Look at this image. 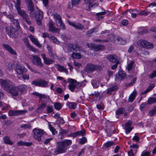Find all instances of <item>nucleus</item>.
I'll use <instances>...</instances> for the list:
<instances>
[{
	"label": "nucleus",
	"mask_w": 156,
	"mask_h": 156,
	"mask_svg": "<svg viewBox=\"0 0 156 156\" xmlns=\"http://www.w3.org/2000/svg\"><path fill=\"white\" fill-rule=\"evenodd\" d=\"M72 143V141L68 139L59 142L57 147V150L55 151V153L57 154L65 152L67 149V147L70 145Z\"/></svg>",
	"instance_id": "f257e3e1"
},
{
	"label": "nucleus",
	"mask_w": 156,
	"mask_h": 156,
	"mask_svg": "<svg viewBox=\"0 0 156 156\" xmlns=\"http://www.w3.org/2000/svg\"><path fill=\"white\" fill-rule=\"evenodd\" d=\"M20 5L21 0H16V2L15 3V7L16 8L18 14L22 16L23 19L24 20L27 19L28 16L24 10L21 9Z\"/></svg>",
	"instance_id": "f03ea898"
},
{
	"label": "nucleus",
	"mask_w": 156,
	"mask_h": 156,
	"mask_svg": "<svg viewBox=\"0 0 156 156\" xmlns=\"http://www.w3.org/2000/svg\"><path fill=\"white\" fill-rule=\"evenodd\" d=\"M33 132L34 133V138L39 142L41 141V137L46 133L43 130L37 128L34 129Z\"/></svg>",
	"instance_id": "7ed1b4c3"
},
{
	"label": "nucleus",
	"mask_w": 156,
	"mask_h": 156,
	"mask_svg": "<svg viewBox=\"0 0 156 156\" xmlns=\"http://www.w3.org/2000/svg\"><path fill=\"white\" fill-rule=\"evenodd\" d=\"M68 81L70 83L69 85V90L73 91L74 89H75L76 91H78L80 87L81 84L79 82L72 79L69 78Z\"/></svg>",
	"instance_id": "20e7f679"
},
{
	"label": "nucleus",
	"mask_w": 156,
	"mask_h": 156,
	"mask_svg": "<svg viewBox=\"0 0 156 156\" xmlns=\"http://www.w3.org/2000/svg\"><path fill=\"white\" fill-rule=\"evenodd\" d=\"M48 83V81L42 79L35 80L32 82V84L33 85L41 87H47Z\"/></svg>",
	"instance_id": "39448f33"
},
{
	"label": "nucleus",
	"mask_w": 156,
	"mask_h": 156,
	"mask_svg": "<svg viewBox=\"0 0 156 156\" xmlns=\"http://www.w3.org/2000/svg\"><path fill=\"white\" fill-rule=\"evenodd\" d=\"M6 33L10 37L16 38L18 35L17 31L16 29L12 27L6 28Z\"/></svg>",
	"instance_id": "423d86ee"
},
{
	"label": "nucleus",
	"mask_w": 156,
	"mask_h": 156,
	"mask_svg": "<svg viewBox=\"0 0 156 156\" xmlns=\"http://www.w3.org/2000/svg\"><path fill=\"white\" fill-rule=\"evenodd\" d=\"M100 68L99 66L92 64H88L86 66L85 70L88 73H91Z\"/></svg>",
	"instance_id": "0eeeda50"
},
{
	"label": "nucleus",
	"mask_w": 156,
	"mask_h": 156,
	"mask_svg": "<svg viewBox=\"0 0 156 156\" xmlns=\"http://www.w3.org/2000/svg\"><path fill=\"white\" fill-rule=\"evenodd\" d=\"M32 62L33 64L36 65L40 67H42L43 65L41 62V59L37 55H32Z\"/></svg>",
	"instance_id": "6e6552de"
},
{
	"label": "nucleus",
	"mask_w": 156,
	"mask_h": 156,
	"mask_svg": "<svg viewBox=\"0 0 156 156\" xmlns=\"http://www.w3.org/2000/svg\"><path fill=\"white\" fill-rule=\"evenodd\" d=\"M69 49L72 51L77 52L82 50L81 47L77 44H71L69 45Z\"/></svg>",
	"instance_id": "1a4fd4ad"
},
{
	"label": "nucleus",
	"mask_w": 156,
	"mask_h": 156,
	"mask_svg": "<svg viewBox=\"0 0 156 156\" xmlns=\"http://www.w3.org/2000/svg\"><path fill=\"white\" fill-rule=\"evenodd\" d=\"M43 15L42 12L39 10L37 12L35 19L37 24L39 25H42L41 20L43 18Z\"/></svg>",
	"instance_id": "9d476101"
},
{
	"label": "nucleus",
	"mask_w": 156,
	"mask_h": 156,
	"mask_svg": "<svg viewBox=\"0 0 156 156\" xmlns=\"http://www.w3.org/2000/svg\"><path fill=\"white\" fill-rule=\"evenodd\" d=\"M67 22L70 25L78 29L82 30L84 28V25L81 24L80 23H73L69 20H68Z\"/></svg>",
	"instance_id": "9b49d317"
},
{
	"label": "nucleus",
	"mask_w": 156,
	"mask_h": 156,
	"mask_svg": "<svg viewBox=\"0 0 156 156\" xmlns=\"http://www.w3.org/2000/svg\"><path fill=\"white\" fill-rule=\"evenodd\" d=\"M2 87L5 89L8 90L11 88L12 86V83L9 80H3L1 82Z\"/></svg>",
	"instance_id": "f8f14e48"
},
{
	"label": "nucleus",
	"mask_w": 156,
	"mask_h": 156,
	"mask_svg": "<svg viewBox=\"0 0 156 156\" xmlns=\"http://www.w3.org/2000/svg\"><path fill=\"white\" fill-rule=\"evenodd\" d=\"M27 112L25 110H10L8 114L9 116L18 115L25 114Z\"/></svg>",
	"instance_id": "ddd939ff"
},
{
	"label": "nucleus",
	"mask_w": 156,
	"mask_h": 156,
	"mask_svg": "<svg viewBox=\"0 0 156 156\" xmlns=\"http://www.w3.org/2000/svg\"><path fill=\"white\" fill-rule=\"evenodd\" d=\"M8 92L14 96H17L19 95V93L17 87H12L9 89Z\"/></svg>",
	"instance_id": "4468645a"
},
{
	"label": "nucleus",
	"mask_w": 156,
	"mask_h": 156,
	"mask_svg": "<svg viewBox=\"0 0 156 156\" xmlns=\"http://www.w3.org/2000/svg\"><path fill=\"white\" fill-rule=\"evenodd\" d=\"M16 71L19 74L22 75L24 73H25L27 71V69L24 67L18 65L16 68Z\"/></svg>",
	"instance_id": "2eb2a0df"
},
{
	"label": "nucleus",
	"mask_w": 156,
	"mask_h": 156,
	"mask_svg": "<svg viewBox=\"0 0 156 156\" xmlns=\"http://www.w3.org/2000/svg\"><path fill=\"white\" fill-rule=\"evenodd\" d=\"M107 58L113 63H119L118 57L115 55H110L107 57Z\"/></svg>",
	"instance_id": "dca6fc26"
},
{
	"label": "nucleus",
	"mask_w": 156,
	"mask_h": 156,
	"mask_svg": "<svg viewBox=\"0 0 156 156\" xmlns=\"http://www.w3.org/2000/svg\"><path fill=\"white\" fill-rule=\"evenodd\" d=\"M41 56L43 59L44 62L46 65H50L55 62L53 59H49L46 57L45 55L44 54H41Z\"/></svg>",
	"instance_id": "f3484780"
},
{
	"label": "nucleus",
	"mask_w": 156,
	"mask_h": 156,
	"mask_svg": "<svg viewBox=\"0 0 156 156\" xmlns=\"http://www.w3.org/2000/svg\"><path fill=\"white\" fill-rule=\"evenodd\" d=\"M86 132L85 130H83L81 131H77L76 132L70 134L68 135V136L73 137V138L76 137L78 136L82 135L83 136L85 135Z\"/></svg>",
	"instance_id": "a211bd4d"
},
{
	"label": "nucleus",
	"mask_w": 156,
	"mask_h": 156,
	"mask_svg": "<svg viewBox=\"0 0 156 156\" xmlns=\"http://www.w3.org/2000/svg\"><path fill=\"white\" fill-rule=\"evenodd\" d=\"M48 53L49 56L53 59L57 58V55L55 53H54L52 49L51 48L49 45L47 46Z\"/></svg>",
	"instance_id": "6ab92c4d"
},
{
	"label": "nucleus",
	"mask_w": 156,
	"mask_h": 156,
	"mask_svg": "<svg viewBox=\"0 0 156 156\" xmlns=\"http://www.w3.org/2000/svg\"><path fill=\"white\" fill-rule=\"evenodd\" d=\"M3 47L8 51L11 54L16 55V52L8 44H3Z\"/></svg>",
	"instance_id": "aec40b11"
},
{
	"label": "nucleus",
	"mask_w": 156,
	"mask_h": 156,
	"mask_svg": "<svg viewBox=\"0 0 156 156\" xmlns=\"http://www.w3.org/2000/svg\"><path fill=\"white\" fill-rule=\"evenodd\" d=\"M126 76V73L122 71H120L116 75V77L120 80H123Z\"/></svg>",
	"instance_id": "412c9836"
},
{
	"label": "nucleus",
	"mask_w": 156,
	"mask_h": 156,
	"mask_svg": "<svg viewBox=\"0 0 156 156\" xmlns=\"http://www.w3.org/2000/svg\"><path fill=\"white\" fill-rule=\"evenodd\" d=\"M133 122L131 120H129L128 122L126 123L125 127V129L126 130V133H129L131 130V126Z\"/></svg>",
	"instance_id": "4be33fe9"
},
{
	"label": "nucleus",
	"mask_w": 156,
	"mask_h": 156,
	"mask_svg": "<svg viewBox=\"0 0 156 156\" xmlns=\"http://www.w3.org/2000/svg\"><path fill=\"white\" fill-rule=\"evenodd\" d=\"M18 90L21 94L25 93L27 92V86L25 84H22L17 86Z\"/></svg>",
	"instance_id": "5701e85b"
},
{
	"label": "nucleus",
	"mask_w": 156,
	"mask_h": 156,
	"mask_svg": "<svg viewBox=\"0 0 156 156\" xmlns=\"http://www.w3.org/2000/svg\"><path fill=\"white\" fill-rule=\"evenodd\" d=\"M29 37L31 41L38 47L39 48L41 47V45L40 44L37 39L35 38L33 36L31 35Z\"/></svg>",
	"instance_id": "b1692460"
},
{
	"label": "nucleus",
	"mask_w": 156,
	"mask_h": 156,
	"mask_svg": "<svg viewBox=\"0 0 156 156\" xmlns=\"http://www.w3.org/2000/svg\"><path fill=\"white\" fill-rule=\"evenodd\" d=\"M93 48L96 51L103 50L105 48V46L100 44L94 45L92 46Z\"/></svg>",
	"instance_id": "393cba45"
},
{
	"label": "nucleus",
	"mask_w": 156,
	"mask_h": 156,
	"mask_svg": "<svg viewBox=\"0 0 156 156\" xmlns=\"http://www.w3.org/2000/svg\"><path fill=\"white\" fill-rule=\"evenodd\" d=\"M146 41L147 40L144 39H140L137 41V44L140 47L145 48Z\"/></svg>",
	"instance_id": "a878e982"
},
{
	"label": "nucleus",
	"mask_w": 156,
	"mask_h": 156,
	"mask_svg": "<svg viewBox=\"0 0 156 156\" xmlns=\"http://www.w3.org/2000/svg\"><path fill=\"white\" fill-rule=\"evenodd\" d=\"M96 0H84V3L85 4H88V8L87 11H90V10L91 8L92 7V3H93Z\"/></svg>",
	"instance_id": "bb28decb"
},
{
	"label": "nucleus",
	"mask_w": 156,
	"mask_h": 156,
	"mask_svg": "<svg viewBox=\"0 0 156 156\" xmlns=\"http://www.w3.org/2000/svg\"><path fill=\"white\" fill-rule=\"evenodd\" d=\"M53 16L57 23H61L62 21L61 16L60 14L58 13L55 14L53 15Z\"/></svg>",
	"instance_id": "cd10ccee"
},
{
	"label": "nucleus",
	"mask_w": 156,
	"mask_h": 156,
	"mask_svg": "<svg viewBox=\"0 0 156 156\" xmlns=\"http://www.w3.org/2000/svg\"><path fill=\"white\" fill-rule=\"evenodd\" d=\"M32 144V142H25L21 140L19 141L17 143V144L19 146H24L28 147L31 146Z\"/></svg>",
	"instance_id": "c85d7f7f"
},
{
	"label": "nucleus",
	"mask_w": 156,
	"mask_h": 156,
	"mask_svg": "<svg viewBox=\"0 0 156 156\" xmlns=\"http://www.w3.org/2000/svg\"><path fill=\"white\" fill-rule=\"evenodd\" d=\"M49 31H51L52 32H56L57 30V29L54 26L53 22L52 21H50L49 22Z\"/></svg>",
	"instance_id": "c756f323"
},
{
	"label": "nucleus",
	"mask_w": 156,
	"mask_h": 156,
	"mask_svg": "<svg viewBox=\"0 0 156 156\" xmlns=\"http://www.w3.org/2000/svg\"><path fill=\"white\" fill-rule=\"evenodd\" d=\"M57 69L60 72H63L66 73L67 74L68 73V71L67 69L63 66H62L59 64L57 65Z\"/></svg>",
	"instance_id": "7c9ffc66"
},
{
	"label": "nucleus",
	"mask_w": 156,
	"mask_h": 156,
	"mask_svg": "<svg viewBox=\"0 0 156 156\" xmlns=\"http://www.w3.org/2000/svg\"><path fill=\"white\" fill-rule=\"evenodd\" d=\"M118 87L117 86H113L107 90V93L108 94H111L113 91L118 90Z\"/></svg>",
	"instance_id": "2f4dec72"
},
{
	"label": "nucleus",
	"mask_w": 156,
	"mask_h": 156,
	"mask_svg": "<svg viewBox=\"0 0 156 156\" xmlns=\"http://www.w3.org/2000/svg\"><path fill=\"white\" fill-rule=\"evenodd\" d=\"M136 94L137 92L136 90L133 91L129 97L128 100L129 102H132L135 99Z\"/></svg>",
	"instance_id": "473e14b6"
},
{
	"label": "nucleus",
	"mask_w": 156,
	"mask_h": 156,
	"mask_svg": "<svg viewBox=\"0 0 156 156\" xmlns=\"http://www.w3.org/2000/svg\"><path fill=\"white\" fill-rule=\"evenodd\" d=\"M114 144H115V143L114 142L108 141L103 145V147L105 149H107Z\"/></svg>",
	"instance_id": "72a5a7b5"
},
{
	"label": "nucleus",
	"mask_w": 156,
	"mask_h": 156,
	"mask_svg": "<svg viewBox=\"0 0 156 156\" xmlns=\"http://www.w3.org/2000/svg\"><path fill=\"white\" fill-rule=\"evenodd\" d=\"M145 48L147 49H151L154 48V44L152 43L148 42L147 40L145 45Z\"/></svg>",
	"instance_id": "f704fd0d"
},
{
	"label": "nucleus",
	"mask_w": 156,
	"mask_h": 156,
	"mask_svg": "<svg viewBox=\"0 0 156 156\" xmlns=\"http://www.w3.org/2000/svg\"><path fill=\"white\" fill-rule=\"evenodd\" d=\"M92 85L94 88H98L99 86V82L97 80H93L91 82Z\"/></svg>",
	"instance_id": "c9c22d12"
},
{
	"label": "nucleus",
	"mask_w": 156,
	"mask_h": 156,
	"mask_svg": "<svg viewBox=\"0 0 156 156\" xmlns=\"http://www.w3.org/2000/svg\"><path fill=\"white\" fill-rule=\"evenodd\" d=\"M5 143L12 145L13 144L12 142L10 140L9 137L8 136H5L4 138Z\"/></svg>",
	"instance_id": "e433bc0d"
},
{
	"label": "nucleus",
	"mask_w": 156,
	"mask_h": 156,
	"mask_svg": "<svg viewBox=\"0 0 156 156\" xmlns=\"http://www.w3.org/2000/svg\"><path fill=\"white\" fill-rule=\"evenodd\" d=\"M71 57L73 58L80 59L81 58V56L79 53L73 52L71 55Z\"/></svg>",
	"instance_id": "4c0bfd02"
},
{
	"label": "nucleus",
	"mask_w": 156,
	"mask_h": 156,
	"mask_svg": "<svg viewBox=\"0 0 156 156\" xmlns=\"http://www.w3.org/2000/svg\"><path fill=\"white\" fill-rule=\"evenodd\" d=\"M156 103V98L153 97L150 98L147 102V104H151L153 103Z\"/></svg>",
	"instance_id": "58836bf2"
},
{
	"label": "nucleus",
	"mask_w": 156,
	"mask_h": 156,
	"mask_svg": "<svg viewBox=\"0 0 156 156\" xmlns=\"http://www.w3.org/2000/svg\"><path fill=\"white\" fill-rule=\"evenodd\" d=\"M134 63V61H132L128 64L126 68L128 71H129L132 69Z\"/></svg>",
	"instance_id": "ea45409f"
},
{
	"label": "nucleus",
	"mask_w": 156,
	"mask_h": 156,
	"mask_svg": "<svg viewBox=\"0 0 156 156\" xmlns=\"http://www.w3.org/2000/svg\"><path fill=\"white\" fill-rule=\"evenodd\" d=\"M49 39L51 40L52 41V42L54 43H56L57 44H59V41L57 40L56 38L53 35H51L50 36Z\"/></svg>",
	"instance_id": "a19ab883"
},
{
	"label": "nucleus",
	"mask_w": 156,
	"mask_h": 156,
	"mask_svg": "<svg viewBox=\"0 0 156 156\" xmlns=\"http://www.w3.org/2000/svg\"><path fill=\"white\" fill-rule=\"evenodd\" d=\"M27 6L28 10L30 11V12H33L34 11V5L33 3L28 4Z\"/></svg>",
	"instance_id": "79ce46f5"
},
{
	"label": "nucleus",
	"mask_w": 156,
	"mask_h": 156,
	"mask_svg": "<svg viewBox=\"0 0 156 156\" xmlns=\"http://www.w3.org/2000/svg\"><path fill=\"white\" fill-rule=\"evenodd\" d=\"M54 107L56 109L59 110L61 109L62 106L60 103L57 102L55 103Z\"/></svg>",
	"instance_id": "37998d69"
},
{
	"label": "nucleus",
	"mask_w": 156,
	"mask_h": 156,
	"mask_svg": "<svg viewBox=\"0 0 156 156\" xmlns=\"http://www.w3.org/2000/svg\"><path fill=\"white\" fill-rule=\"evenodd\" d=\"M125 111V109L124 108H120L116 111V115H119L121 114H122Z\"/></svg>",
	"instance_id": "c03bdc74"
},
{
	"label": "nucleus",
	"mask_w": 156,
	"mask_h": 156,
	"mask_svg": "<svg viewBox=\"0 0 156 156\" xmlns=\"http://www.w3.org/2000/svg\"><path fill=\"white\" fill-rule=\"evenodd\" d=\"M136 78H133L132 81H131L130 83H125V86L127 87H129L131 86H132L133 84L134 83V82L136 80Z\"/></svg>",
	"instance_id": "a18cd8bd"
},
{
	"label": "nucleus",
	"mask_w": 156,
	"mask_h": 156,
	"mask_svg": "<svg viewBox=\"0 0 156 156\" xmlns=\"http://www.w3.org/2000/svg\"><path fill=\"white\" fill-rule=\"evenodd\" d=\"M20 127L22 128H24V129H31V126L30 124H22L20 126Z\"/></svg>",
	"instance_id": "49530a36"
},
{
	"label": "nucleus",
	"mask_w": 156,
	"mask_h": 156,
	"mask_svg": "<svg viewBox=\"0 0 156 156\" xmlns=\"http://www.w3.org/2000/svg\"><path fill=\"white\" fill-rule=\"evenodd\" d=\"M150 13V12L146 11L145 10H143L142 11L140 12L137 14L140 15H144L146 16Z\"/></svg>",
	"instance_id": "de8ad7c7"
},
{
	"label": "nucleus",
	"mask_w": 156,
	"mask_h": 156,
	"mask_svg": "<svg viewBox=\"0 0 156 156\" xmlns=\"http://www.w3.org/2000/svg\"><path fill=\"white\" fill-rule=\"evenodd\" d=\"M98 31L97 29L96 28H92L89 30L87 33H86L87 35H89L90 34L93 33V32H96Z\"/></svg>",
	"instance_id": "09e8293b"
},
{
	"label": "nucleus",
	"mask_w": 156,
	"mask_h": 156,
	"mask_svg": "<svg viewBox=\"0 0 156 156\" xmlns=\"http://www.w3.org/2000/svg\"><path fill=\"white\" fill-rule=\"evenodd\" d=\"M26 45L27 48L30 51L34 52L36 51L35 49L28 42L26 43Z\"/></svg>",
	"instance_id": "8fccbe9b"
},
{
	"label": "nucleus",
	"mask_w": 156,
	"mask_h": 156,
	"mask_svg": "<svg viewBox=\"0 0 156 156\" xmlns=\"http://www.w3.org/2000/svg\"><path fill=\"white\" fill-rule=\"evenodd\" d=\"M76 104L74 102H71L69 103V108L71 109H73L76 108Z\"/></svg>",
	"instance_id": "3c124183"
},
{
	"label": "nucleus",
	"mask_w": 156,
	"mask_h": 156,
	"mask_svg": "<svg viewBox=\"0 0 156 156\" xmlns=\"http://www.w3.org/2000/svg\"><path fill=\"white\" fill-rule=\"evenodd\" d=\"M156 76V70L153 71L152 73L149 75L150 79H153Z\"/></svg>",
	"instance_id": "603ef678"
},
{
	"label": "nucleus",
	"mask_w": 156,
	"mask_h": 156,
	"mask_svg": "<svg viewBox=\"0 0 156 156\" xmlns=\"http://www.w3.org/2000/svg\"><path fill=\"white\" fill-rule=\"evenodd\" d=\"M40 100H41L42 99L44 98L46 99L47 100H49L50 99L49 96H48L44 94H41L40 97Z\"/></svg>",
	"instance_id": "864d4df0"
},
{
	"label": "nucleus",
	"mask_w": 156,
	"mask_h": 156,
	"mask_svg": "<svg viewBox=\"0 0 156 156\" xmlns=\"http://www.w3.org/2000/svg\"><path fill=\"white\" fill-rule=\"evenodd\" d=\"M151 156V153L149 151H143L141 155V156Z\"/></svg>",
	"instance_id": "5fc2aeb1"
},
{
	"label": "nucleus",
	"mask_w": 156,
	"mask_h": 156,
	"mask_svg": "<svg viewBox=\"0 0 156 156\" xmlns=\"http://www.w3.org/2000/svg\"><path fill=\"white\" fill-rule=\"evenodd\" d=\"M49 127L50 130L51 131L53 134H55L57 132L55 129L50 124L49 125Z\"/></svg>",
	"instance_id": "6e6d98bb"
},
{
	"label": "nucleus",
	"mask_w": 156,
	"mask_h": 156,
	"mask_svg": "<svg viewBox=\"0 0 156 156\" xmlns=\"http://www.w3.org/2000/svg\"><path fill=\"white\" fill-rule=\"evenodd\" d=\"M117 39L118 41L120 42V43L122 44H125L126 42V41L125 40H123L122 38L119 37H117Z\"/></svg>",
	"instance_id": "4d7b16f0"
},
{
	"label": "nucleus",
	"mask_w": 156,
	"mask_h": 156,
	"mask_svg": "<svg viewBox=\"0 0 156 156\" xmlns=\"http://www.w3.org/2000/svg\"><path fill=\"white\" fill-rule=\"evenodd\" d=\"M156 111L155 109H153L150 110L148 113V115L150 116H152L156 113Z\"/></svg>",
	"instance_id": "13d9d810"
},
{
	"label": "nucleus",
	"mask_w": 156,
	"mask_h": 156,
	"mask_svg": "<svg viewBox=\"0 0 156 156\" xmlns=\"http://www.w3.org/2000/svg\"><path fill=\"white\" fill-rule=\"evenodd\" d=\"M97 108L99 110H103L104 109V105L102 103H101L97 105Z\"/></svg>",
	"instance_id": "bf43d9fd"
},
{
	"label": "nucleus",
	"mask_w": 156,
	"mask_h": 156,
	"mask_svg": "<svg viewBox=\"0 0 156 156\" xmlns=\"http://www.w3.org/2000/svg\"><path fill=\"white\" fill-rule=\"evenodd\" d=\"M12 21L16 27H17L19 26V23L18 20L14 19Z\"/></svg>",
	"instance_id": "052dcab7"
},
{
	"label": "nucleus",
	"mask_w": 156,
	"mask_h": 156,
	"mask_svg": "<svg viewBox=\"0 0 156 156\" xmlns=\"http://www.w3.org/2000/svg\"><path fill=\"white\" fill-rule=\"evenodd\" d=\"M47 113H50L53 111V108L52 106H48L47 109Z\"/></svg>",
	"instance_id": "680f3d73"
},
{
	"label": "nucleus",
	"mask_w": 156,
	"mask_h": 156,
	"mask_svg": "<svg viewBox=\"0 0 156 156\" xmlns=\"http://www.w3.org/2000/svg\"><path fill=\"white\" fill-rule=\"evenodd\" d=\"M22 78L24 80H28L29 79V75L27 74H23Z\"/></svg>",
	"instance_id": "e2e57ef3"
},
{
	"label": "nucleus",
	"mask_w": 156,
	"mask_h": 156,
	"mask_svg": "<svg viewBox=\"0 0 156 156\" xmlns=\"http://www.w3.org/2000/svg\"><path fill=\"white\" fill-rule=\"evenodd\" d=\"M72 4L73 6L75 5L76 4H78L81 0H72Z\"/></svg>",
	"instance_id": "0e129e2a"
},
{
	"label": "nucleus",
	"mask_w": 156,
	"mask_h": 156,
	"mask_svg": "<svg viewBox=\"0 0 156 156\" xmlns=\"http://www.w3.org/2000/svg\"><path fill=\"white\" fill-rule=\"evenodd\" d=\"M87 141V140L86 138L85 137H83L80 140L79 143L80 144H84Z\"/></svg>",
	"instance_id": "69168bd1"
},
{
	"label": "nucleus",
	"mask_w": 156,
	"mask_h": 156,
	"mask_svg": "<svg viewBox=\"0 0 156 156\" xmlns=\"http://www.w3.org/2000/svg\"><path fill=\"white\" fill-rule=\"evenodd\" d=\"M108 12V11H105L104 12H98L96 14V15L98 16H100L103 15H105L106 12Z\"/></svg>",
	"instance_id": "338daca9"
},
{
	"label": "nucleus",
	"mask_w": 156,
	"mask_h": 156,
	"mask_svg": "<svg viewBox=\"0 0 156 156\" xmlns=\"http://www.w3.org/2000/svg\"><path fill=\"white\" fill-rule=\"evenodd\" d=\"M134 47L133 45H131L128 49L127 51L128 52L131 53L134 49Z\"/></svg>",
	"instance_id": "774afa93"
}]
</instances>
